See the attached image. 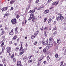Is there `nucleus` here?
<instances>
[{
	"instance_id": "39448f33",
	"label": "nucleus",
	"mask_w": 66,
	"mask_h": 66,
	"mask_svg": "<svg viewBox=\"0 0 66 66\" xmlns=\"http://www.w3.org/2000/svg\"><path fill=\"white\" fill-rule=\"evenodd\" d=\"M42 43L43 45H47L48 43V41L47 40L45 41L44 40H43L42 42Z\"/></svg>"
},
{
	"instance_id": "412c9836",
	"label": "nucleus",
	"mask_w": 66,
	"mask_h": 66,
	"mask_svg": "<svg viewBox=\"0 0 66 66\" xmlns=\"http://www.w3.org/2000/svg\"><path fill=\"white\" fill-rule=\"evenodd\" d=\"M51 21H52V19H51V18H50V19L48 20V23H50L51 22Z\"/></svg>"
},
{
	"instance_id": "69168bd1",
	"label": "nucleus",
	"mask_w": 66,
	"mask_h": 66,
	"mask_svg": "<svg viewBox=\"0 0 66 66\" xmlns=\"http://www.w3.org/2000/svg\"><path fill=\"white\" fill-rule=\"evenodd\" d=\"M66 30V27H64V30Z\"/></svg>"
},
{
	"instance_id": "e433bc0d",
	"label": "nucleus",
	"mask_w": 66,
	"mask_h": 66,
	"mask_svg": "<svg viewBox=\"0 0 66 66\" xmlns=\"http://www.w3.org/2000/svg\"><path fill=\"white\" fill-rule=\"evenodd\" d=\"M33 61V60H29L28 61V63H32Z\"/></svg>"
},
{
	"instance_id": "5fc2aeb1",
	"label": "nucleus",
	"mask_w": 66,
	"mask_h": 66,
	"mask_svg": "<svg viewBox=\"0 0 66 66\" xmlns=\"http://www.w3.org/2000/svg\"><path fill=\"white\" fill-rule=\"evenodd\" d=\"M40 29L41 31H43V29H44V28H43V27H42Z\"/></svg>"
},
{
	"instance_id": "de8ad7c7",
	"label": "nucleus",
	"mask_w": 66,
	"mask_h": 66,
	"mask_svg": "<svg viewBox=\"0 0 66 66\" xmlns=\"http://www.w3.org/2000/svg\"><path fill=\"white\" fill-rule=\"evenodd\" d=\"M51 1H52V0H48L47 1V3H50V2Z\"/></svg>"
},
{
	"instance_id": "cd10ccee",
	"label": "nucleus",
	"mask_w": 66,
	"mask_h": 66,
	"mask_svg": "<svg viewBox=\"0 0 66 66\" xmlns=\"http://www.w3.org/2000/svg\"><path fill=\"white\" fill-rule=\"evenodd\" d=\"M32 54H30V55L29 56V59H30L32 57Z\"/></svg>"
},
{
	"instance_id": "864d4df0",
	"label": "nucleus",
	"mask_w": 66,
	"mask_h": 66,
	"mask_svg": "<svg viewBox=\"0 0 66 66\" xmlns=\"http://www.w3.org/2000/svg\"><path fill=\"white\" fill-rule=\"evenodd\" d=\"M12 42H13L12 40L9 43V44H10V45H11V44H12Z\"/></svg>"
},
{
	"instance_id": "20e7f679",
	"label": "nucleus",
	"mask_w": 66,
	"mask_h": 66,
	"mask_svg": "<svg viewBox=\"0 0 66 66\" xmlns=\"http://www.w3.org/2000/svg\"><path fill=\"white\" fill-rule=\"evenodd\" d=\"M58 15L60 17V20L61 21H62L63 19H64V16H63L62 15V14L60 13H59L58 14Z\"/></svg>"
},
{
	"instance_id": "0eeeda50",
	"label": "nucleus",
	"mask_w": 66,
	"mask_h": 66,
	"mask_svg": "<svg viewBox=\"0 0 66 66\" xmlns=\"http://www.w3.org/2000/svg\"><path fill=\"white\" fill-rule=\"evenodd\" d=\"M9 35H13L14 34V30L12 29L11 30V31L9 32Z\"/></svg>"
},
{
	"instance_id": "f3484780",
	"label": "nucleus",
	"mask_w": 66,
	"mask_h": 66,
	"mask_svg": "<svg viewBox=\"0 0 66 66\" xmlns=\"http://www.w3.org/2000/svg\"><path fill=\"white\" fill-rule=\"evenodd\" d=\"M38 64L37 65L38 66H39V65H40V61L39 60V59L37 61Z\"/></svg>"
},
{
	"instance_id": "6e6552de",
	"label": "nucleus",
	"mask_w": 66,
	"mask_h": 66,
	"mask_svg": "<svg viewBox=\"0 0 66 66\" xmlns=\"http://www.w3.org/2000/svg\"><path fill=\"white\" fill-rule=\"evenodd\" d=\"M21 64V62L20 61H18L17 63V66H20Z\"/></svg>"
},
{
	"instance_id": "e2e57ef3",
	"label": "nucleus",
	"mask_w": 66,
	"mask_h": 66,
	"mask_svg": "<svg viewBox=\"0 0 66 66\" xmlns=\"http://www.w3.org/2000/svg\"><path fill=\"white\" fill-rule=\"evenodd\" d=\"M58 2H57L55 4V6H56V5H57V4H58Z\"/></svg>"
},
{
	"instance_id": "9d476101",
	"label": "nucleus",
	"mask_w": 66,
	"mask_h": 66,
	"mask_svg": "<svg viewBox=\"0 0 66 66\" xmlns=\"http://www.w3.org/2000/svg\"><path fill=\"white\" fill-rule=\"evenodd\" d=\"M49 12V10H45V11H44V14H47V13H48Z\"/></svg>"
},
{
	"instance_id": "774afa93",
	"label": "nucleus",
	"mask_w": 66,
	"mask_h": 66,
	"mask_svg": "<svg viewBox=\"0 0 66 66\" xmlns=\"http://www.w3.org/2000/svg\"><path fill=\"white\" fill-rule=\"evenodd\" d=\"M47 62H46V61H44L43 62V63L44 64H46V63Z\"/></svg>"
},
{
	"instance_id": "8fccbe9b",
	"label": "nucleus",
	"mask_w": 66,
	"mask_h": 66,
	"mask_svg": "<svg viewBox=\"0 0 66 66\" xmlns=\"http://www.w3.org/2000/svg\"><path fill=\"white\" fill-rule=\"evenodd\" d=\"M64 63V61H62L61 62H60V64H61V65H63V63Z\"/></svg>"
},
{
	"instance_id": "58836bf2",
	"label": "nucleus",
	"mask_w": 66,
	"mask_h": 66,
	"mask_svg": "<svg viewBox=\"0 0 66 66\" xmlns=\"http://www.w3.org/2000/svg\"><path fill=\"white\" fill-rule=\"evenodd\" d=\"M22 44H23V42H20V45L21 47H22Z\"/></svg>"
},
{
	"instance_id": "7c9ffc66",
	"label": "nucleus",
	"mask_w": 66,
	"mask_h": 66,
	"mask_svg": "<svg viewBox=\"0 0 66 66\" xmlns=\"http://www.w3.org/2000/svg\"><path fill=\"white\" fill-rule=\"evenodd\" d=\"M57 34V31H55L53 33V34L54 35H55Z\"/></svg>"
},
{
	"instance_id": "c756f323",
	"label": "nucleus",
	"mask_w": 66,
	"mask_h": 66,
	"mask_svg": "<svg viewBox=\"0 0 66 66\" xmlns=\"http://www.w3.org/2000/svg\"><path fill=\"white\" fill-rule=\"evenodd\" d=\"M4 33H5L4 31H2V32L1 33V35H3V34H4Z\"/></svg>"
},
{
	"instance_id": "72a5a7b5",
	"label": "nucleus",
	"mask_w": 66,
	"mask_h": 66,
	"mask_svg": "<svg viewBox=\"0 0 66 66\" xmlns=\"http://www.w3.org/2000/svg\"><path fill=\"white\" fill-rule=\"evenodd\" d=\"M19 42V38H18V39H17L16 41V43H18Z\"/></svg>"
},
{
	"instance_id": "4be33fe9",
	"label": "nucleus",
	"mask_w": 66,
	"mask_h": 66,
	"mask_svg": "<svg viewBox=\"0 0 66 66\" xmlns=\"http://www.w3.org/2000/svg\"><path fill=\"white\" fill-rule=\"evenodd\" d=\"M6 59L5 58H4L2 60V62H3V63H5V62H6Z\"/></svg>"
},
{
	"instance_id": "2eb2a0df",
	"label": "nucleus",
	"mask_w": 66,
	"mask_h": 66,
	"mask_svg": "<svg viewBox=\"0 0 66 66\" xmlns=\"http://www.w3.org/2000/svg\"><path fill=\"white\" fill-rule=\"evenodd\" d=\"M28 59L27 56H25L23 58V60L24 61H27Z\"/></svg>"
},
{
	"instance_id": "5701e85b",
	"label": "nucleus",
	"mask_w": 66,
	"mask_h": 66,
	"mask_svg": "<svg viewBox=\"0 0 66 66\" xmlns=\"http://www.w3.org/2000/svg\"><path fill=\"white\" fill-rule=\"evenodd\" d=\"M60 42H61V38H59V39H57V43H58Z\"/></svg>"
},
{
	"instance_id": "b1692460",
	"label": "nucleus",
	"mask_w": 66,
	"mask_h": 66,
	"mask_svg": "<svg viewBox=\"0 0 66 66\" xmlns=\"http://www.w3.org/2000/svg\"><path fill=\"white\" fill-rule=\"evenodd\" d=\"M56 20L57 21H59V20H60V16H58L56 18Z\"/></svg>"
},
{
	"instance_id": "c85d7f7f",
	"label": "nucleus",
	"mask_w": 66,
	"mask_h": 66,
	"mask_svg": "<svg viewBox=\"0 0 66 66\" xmlns=\"http://www.w3.org/2000/svg\"><path fill=\"white\" fill-rule=\"evenodd\" d=\"M44 5L43 4H42L41 5V6L40 7V9H44Z\"/></svg>"
},
{
	"instance_id": "7ed1b4c3",
	"label": "nucleus",
	"mask_w": 66,
	"mask_h": 66,
	"mask_svg": "<svg viewBox=\"0 0 66 66\" xmlns=\"http://www.w3.org/2000/svg\"><path fill=\"white\" fill-rule=\"evenodd\" d=\"M11 23L13 24H15L17 22V20L15 19H13L11 20Z\"/></svg>"
},
{
	"instance_id": "ddd939ff",
	"label": "nucleus",
	"mask_w": 66,
	"mask_h": 66,
	"mask_svg": "<svg viewBox=\"0 0 66 66\" xmlns=\"http://www.w3.org/2000/svg\"><path fill=\"white\" fill-rule=\"evenodd\" d=\"M17 38V36L15 35L13 37L12 39V40H15Z\"/></svg>"
},
{
	"instance_id": "a211bd4d",
	"label": "nucleus",
	"mask_w": 66,
	"mask_h": 66,
	"mask_svg": "<svg viewBox=\"0 0 66 66\" xmlns=\"http://www.w3.org/2000/svg\"><path fill=\"white\" fill-rule=\"evenodd\" d=\"M50 46H49V44H47V46L46 47V48L47 50L49 49L50 48H51Z\"/></svg>"
},
{
	"instance_id": "aec40b11",
	"label": "nucleus",
	"mask_w": 66,
	"mask_h": 66,
	"mask_svg": "<svg viewBox=\"0 0 66 66\" xmlns=\"http://www.w3.org/2000/svg\"><path fill=\"white\" fill-rule=\"evenodd\" d=\"M15 2V1H14V0H11L10 2V4H13V3H14Z\"/></svg>"
},
{
	"instance_id": "2f4dec72",
	"label": "nucleus",
	"mask_w": 66,
	"mask_h": 66,
	"mask_svg": "<svg viewBox=\"0 0 66 66\" xmlns=\"http://www.w3.org/2000/svg\"><path fill=\"white\" fill-rule=\"evenodd\" d=\"M46 33H47L46 31L44 32V35L45 37H47V34H46Z\"/></svg>"
},
{
	"instance_id": "f03ea898",
	"label": "nucleus",
	"mask_w": 66,
	"mask_h": 66,
	"mask_svg": "<svg viewBox=\"0 0 66 66\" xmlns=\"http://www.w3.org/2000/svg\"><path fill=\"white\" fill-rule=\"evenodd\" d=\"M23 47H20L19 50L21 51L20 52V55H22L24 53V50L23 49H22Z\"/></svg>"
},
{
	"instance_id": "0e129e2a",
	"label": "nucleus",
	"mask_w": 66,
	"mask_h": 66,
	"mask_svg": "<svg viewBox=\"0 0 66 66\" xmlns=\"http://www.w3.org/2000/svg\"><path fill=\"white\" fill-rule=\"evenodd\" d=\"M15 34H17L18 33V31L17 30L16 31H15Z\"/></svg>"
},
{
	"instance_id": "338daca9",
	"label": "nucleus",
	"mask_w": 66,
	"mask_h": 66,
	"mask_svg": "<svg viewBox=\"0 0 66 66\" xmlns=\"http://www.w3.org/2000/svg\"><path fill=\"white\" fill-rule=\"evenodd\" d=\"M3 29L2 28H1V29L0 30L1 31H3Z\"/></svg>"
},
{
	"instance_id": "bf43d9fd",
	"label": "nucleus",
	"mask_w": 66,
	"mask_h": 66,
	"mask_svg": "<svg viewBox=\"0 0 66 66\" xmlns=\"http://www.w3.org/2000/svg\"><path fill=\"white\" fill-rule=\"evenodd\" d=\"M4 41H5V40L3 39V40H2V41L1 42V43H2Z\"/></svg>"
},
{
	"instance_id": "3c124183",
	"label": "nucleus",
	"mask_w": 66,
	"mask_h": 66,
	"mask_svg": "<svg viewBox=\"0 0 66 66\" xmlns=\"http://www.w3.org/2000/svg\"><path fill=\"white\" fill-rule=\"evenodd\" d=\"M47 60H49V59H50V57H49V56H47Z\"/></svg>"
},
{
	"instance_id": "37998d69",
	"label": "nucleus",
	"mask_w": 66,
	"mask_h": 66,
	"mask_svg": "<svg viewBox=\"0 0 66 66\" xmlns=\"http://www.w3.org/2000/svg\"><path fill=\"white\" fill-rule=\"evenodd\" d=\"M46 21H47V18H45L44 20V22H46Z\"/></svg>"
},
{
	"instance_id": "dca6fc26",
	"label": "nucleus",
	"mask_w": 66,
	"mask_h": 66,
	"mask_svg": "<svg viewBox=\"0 0 66 66\" xmlns=\"http://www.w3.org/2000/svg\"><path fill=\"white\" fill-rule=\"evenodd\" d=\"M5 49V46H4L2 48V52H3V53H4V50Z\"/></svg>"
},
{
	"instance_id": "4468645a",
	"label": "nucleus",
	"mask_w": 66,
	"mask_h": 66,
	"mask_svg": "<svg viewBox=\"0 0 66 66\" xmlns=\"http://www.w3.org/2000/svg\"><path fill=\"white\" fill-rule=\"evenodd\" d=\"M44 58V56H43V55H42L40 57L39 60L41 61H42Z\"/></svg>"
},
{
	"instance_id": "603ef678",
	"label": "nucleus",
	"mask_w": 66,
	"mask_h": 66,
	"mask_svg": "<svg viewBox=\"0 0 66 66\" xmlns=\"http://www.w3.org/2000/svg\"><path fill=\"white\" fill-rule=\"evenodd\" d=\"M32 18L30 17H29V18L28 19V20H31V19H32Z\"/></svg>"
},
{
	"instance_id": "4d7b16f0",
	"label": "nucleus",
	"mask_w": 66,
	"mask_h": 66,
	"mask_svg": "<svg viewBox=\"0 0 66 66\" xmlns=\"http://www.w3.org/2000/svg\"><path fill=\"white\" fill-rule=\"evenodd\" d=\"M7 16L6 15V14H5L4 15V18H5Z\"/></svg>"
},
{
	"instance_id": "4c0bfd02",
	"label": "nucleus",
	"mask_w": 66,
	"mask_h": 66,
	"mask_svg": "<svg viewBox=\"0 0 66 66\" xmlns=\"http://www.w3.org/2000/svg\"><path fill=\"white\" fill-rule=\"evenodd\" d=\"M15 51H18V50H19V48L17 47L15 48Z\"/></svg>"
},
{
	"instance_id": "423d86ee",
	"label": "nucleus",
	"mask_w": 66,
	"mask_h": 66,
	"mask_svg": "<svg viewBox=\"0 0 66 66\" xmlns=\"http://www.w3.org/2000/svg\"><path fill=\"white\" fill-rule=\"evenodd\" d=\"M11 49H12V47H9L7 48L6 51L7 53H9L11 51Z\"/></svg>"
},
{
	"instance_id": "ea45409f",
	"label": "nucleus",
	"mask_w": 66,
	"mask_h": 66,
	"mask_svg": "<svg viewBox=\"0 0 66 66\" xmlns=\"http://www.w3.org/2000/svg\"><path fill=\"white\" fill-rule=\"evenodd\" d=\"M55 3H56V2H53L52 3V4L53 5H54L55 4Z\"/></svg>"
},
{
	"instance_id": "052dcab7",
	"label": "nucleus",
	"mask_w": 66,
	"mask_h": 66,
	"mask_svg": "<svg viewBox=\"0 0 66 66\" xmlns=\"http://www.w3.org/2000/svg\"><path fill=\"white\" fill-rule=\"evenodd\" d=\"M14 45L15 46H17V43H14Z\"/></svg>"
},
{
	"instance_id": "bb28decb",
	"label": "nucleus",
	"mask_w": 66,
	"mask_h": 66,
	"mask_svg": "<svg viewBox=\"0 0 66 66\" xmlns=\"http://www.w3.org/2000/svg\"><path fill=\"white\" fill-rule=\"evenodd\" d=\"M55 30H57V28H56V26H55L54 28L53 29L52 31H55Z\"/></svg>"
},
{
	"instance_id": "49530a36",
	"label": "nucleus",
	"mask_w": 66,
	"mask_h": 66,
	"mask_svg": "<svg viewBox=\"0 0 66 66\" xmlns=\"http://www.w3.org/2000/svg\"><path fill=\"white\" fill-rule=\"evenodd\" d=\"M4 45V42H3L1 44V46H2V47H3Z\"/></svg>"
},
{
	"instance_id": "c9c22d12",
	"label": "nucleus",
	"mask_w": 66,
	"mask_h": 66,
	"mask_svg": "<svg viewBox=\"0 0 66 66\" xmlns=\"http://www.w3.org/2000/svg\"><path fill=\"white\" fill-rule=\"evenodd\" d=\"M55 56L56 58H57V57H58V56H59V55L57 54H56L55 55Z\"/></svg>"
},
{
	"instance_id": "f257e3e1",
	"label": "nucleus",
	"mask_w": 66,
	"mask_h": 66,
	"mask_svg": "<svg viewBox=\"0 0 66 66\" xmlns=\"http://www.w3.org/2000/svg\"><path fill=\"white\" fill-rule=\"evenodd\" d=\"M35 12V9L30 10L29 11V13H31L30 14V17L32 18H33L34 17V14H33Z\"/></svg>"
},
{
	"instance_id": "6ab92c4d",
	"label": "nucleus",
	"mask_w": 66,
	"mask_h": 66,
	"mask_svg": "<svg viewBox=\"0 0 66 66\" xmlns=\"http://www.w3.org/2000/svg\"><path fill=\"white\" fill-rule=\"evenodd\" d=\"M30 5H28L27 7L26 10L27 11H28V10H29V9H30Z\"/></svg>"
},
{
	"instance_id": "a878e982",
	"label": "nucleus",
	"mask_w": 66,
	"mask_h": 66,
	"mask_svg": "<svg viewBox=\"0 0 66 66\" xmlns=\"http://www.w3.org/2000/svg\"><path fill=\"white\" fill-rule=\"evenodd\" d=\"M53 40V38L52 37H51L49 38L50 41H52Z\"/></svg>"
},
{
	"instance_id": "f8f14e48",
	"label": "nucleus",
	"mask_w": 66,
	"mask_h": 66,
	"mask_svg": "<svg viewBox=\"0 0 66 66\" xmlns=\"http://www.w3.org/2000/svg\"><path fill=\"white\" fill-rule=\"evenodd\" d=\"M39 32V31L38 30H37L36 32L34 34V35H35V36L37 35V34H38V32Z\"/></svg>"
},
{
	"instance_id": "09e8293b",
	"label": "nucleus",
	"mask_w": 66,
	"mask_h": 66,
	"mask_svg": "<svg viewBox=\"0 0 66 66\" xmlns=\"http://www.w3.org/2000/svg\"><path fill=\"white\" fill-rule=\"evenodd\" d=\"M13 60L14 61V62H16V59L15 58H13Z\"/></svg>"
},
{
	"instance_id": "473e14b6",
	"label": "nucleus",
	"mask_w": 66,
	"mask_h": 66,
	"mask_svg": "<svg viewBox=\"0 0 66 66\" xmlns=\"http://www.w3.org/2000/svg\"><path fill=\"white\" fill-rule=\"evenodd\" d=\"M20 16H19L18 14H17V16H16V18L17 19H18V18H19Z\"/></svg>"
},
{
	"instance_id": "f704fd0d",
	"label": "nucleus",
	"mask_w": 66,
	"mask_h": 66,
	"mask_svg": "<svg viewBox=\"0 0 66 66\" xmlns=\"http://www.w3.org/2000/svg\"><path fill=\"white\" fill-rule=\"evenodd\" d=\"M47 51L46 50V49L44 48V49H43V52H46Z\"/></svg>"
},
{
	"instance_id": "a18cd8bd",
	"label": "nucleus",
	"mask_w": 66,
	"mask_h": 66,
	"mask_svg": "<svg viewBox=\"0 0 66 66\" xmlns=\"http://www.w3.org/2000/svg\"><path fill=\"white\" fill-rule=\"evenodd\" d=\"M18 27H16V28L15 29H14V31H18Z\"/></svg>"
},
{
	"instance_id": "a19ab883",
	"label": "nucleus",
	"mask_w": 66,
	"mask_h": 66,
	"mask_svg": "<svg viewBox=\"0 0 66 66\" xmlns=\"http://www.w3.org/2000/svg\"><path fill=\"white\" fill-rule=\"evenodd\" d=\"M14 54H13L11 56V59H13L14 58Z\"/></svg>"
},
{
	"instance_id": "79ce46f5",
	"label": "nucleus",
	"mask_w": 66,
	"mask_h": 66,
	"mask_svg": "<svg viewBox=\"0 0 66 66\" xmlns=\"http://www.w3.org/2000/svg\"><path fill=\"white\" fill-rule=\"evenodd\" d=\"M38 2H39V0H36L35 3H36L37 4Z\"/></svg>"
},
{
	"instance_id": "6e6d98bb",
	"label": "nucleus",
	"mask_w": 66,
	"mask_h": 66,
	"mask_svg": "<svg viewBox=\"0 0 66 66\" xmlns=\"http://www.w3.org/2000/svg\"><path fill=\"white\" fill-rule=\"evenodd\" d=\"M34 45H36L37 44V42L36 41L35 43H34Z\"/></svg>"
},
{
	"instance_id": "1a4fd4ad",
	"label": "nucleus",
	"mask_w": 66,
	"mask_h": 66,
	"mask_svg": "<svg viewBox=\"0 0 66 66\" xmlns=\"http://www.w3.org/2000/svg\"><path fill=\"white\" fill-rule=\"evenodd\" d=\"M7 10V7H3L2 9L1 10L2 11V12H3L4 11H6Z\"/></svg>"
},
{
	"instance_id": "680f3d73",
	"label": "nucleus",
	"mask_w": 66,
	"mask_h": 66,
	"mask_svg": "<svg viewBox=\"0 0 66 66\" xmlns=\"http://www.w3.org/2000/svg\"><path fill=\"white\" fill-rule=\"evenodd\" d=\"M27 22V20H25L24 22V23L25 24H26V22Z\"/></svg>"
},
{
	"instance_id": "c03bdc74",
	"label": "nucleus",
	"mask_w": 66,
	"mask_h": 66,
	"mask_svg": "<svg viewBox=\"0 0 66 66\" xmlns=\"http://www.w3.org/2000/svg\"><path fill=\"white\" fill-rule=\"evenodd\" d=\"M35 18H32V22H35Z\"/></svg>"
},
{
	"instance_id": "393cba45",
	"label": "nucleus",
	"mask_w": 66,
	"mask_h": 66,
	"mask_svg": "<svg viewBox=\"0 0 66 66\" xmlns=\"http://www.w3.org/2000/svg\"><path fill=\"white\" fill-rule=\"evenodd\" d=\"M31 39H33V38H35V35H33L31 36Z\"/></svg>"
},
{
	"instance_id": "13d9d810",
	"label": "nucleus",
	"mask_w": 66,
	"mask_h": 66,
	"mask_svg": "<svg viewBox=\"0 0 66 66\" xmlns=\"http://www.w3.org/2000/svg\"><path fill=\"white\" fill-rule=\"evenodd\" d=\"M6 14L7 16H9L10 15L9 14V13H6Z\"/></svg>"
},
{
	"instance_id": "9b49d317",
	"label": "nucleus",
	"mask_w": 66,
	"mask_h": 66,
	"mask_svg": "<svg viewBox=\"0 0 66 66\" xmlns=\"http://www.w3.org/2000/svg\"><path fill=\"white\" fill-rule=\"evenodd\" d=\"M48 45L50 47H52V46H53L52 43L51 42H50Z\"/></svg>"
}]
</instances>
